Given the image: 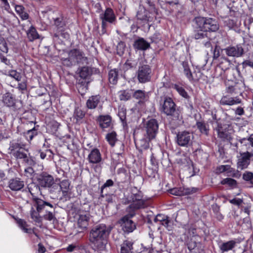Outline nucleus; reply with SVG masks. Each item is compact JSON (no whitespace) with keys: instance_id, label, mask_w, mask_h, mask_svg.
Masks as SVG:
<instances>
[{"instance_id":"obj_1","label":"nucleus","mask_w":253,"mask_h":253,"mask_svg":"<svg viewBox=\"0 0 253 253\" xmlns=\"http://www.w3.org/2000/svg\"><path fill=\"white\" fill-rule=\"evenodd\" d=\"M112 229L110 225L103 223L95 225L89 232V242L97 249L103 250Z\"/></svg>"},{"instance_id":"obj_2","label":"nucleus","mask_w":253,"mask_h":253,"mask_svg":"<svg viewBox=\"0 0 253 253\" xmlns=\"http://www.w3.org/2000/svg\"><path fill=\"white\" fill-rule=\"evenodd\" d=\"M35 188L36 190L39 191V187L35 183H31L28 186V189L29 192L33 196L32 199L33 201V206L36 207V210L33 207L31 208L30 210L31 217L36 222L41 223L42 221V217L40 216V213L42 211H47V207L53 209V205L50 203L43 201V200L36 197L34 195L35 193L33 192V188Z\"/></svg>"},{"instance_id":"obj_3","label":"nucleus","mask_w":253,"mask_h":253,"mask_svg":"<svg viewBox=\"0 0 253 253\" xmlns=\"http://www.w3.org/2000/svg\"><path fill=\"white\" fill-rule=\"evenodd\" d=\"M125 204H130L128 207V210L134 211L141 208H144L146 206V201L143 199L142 193L136 187L131 189L130 195L123 200Z\"/></svg>"},{"instance_id":"obj_4","label":"nucleus","mask_w":253,"mask_h":253,"mask_svg":"<svg viewBox=\"0 0 253 253\" xmlns=\"http://www.w3.org/2000/svg\"><path fill=\"white\" fill-rule=\"evenodd\" d=\"M68 57L61 58V61L64 66L71 67L77 64H84L87 62V58L84 52L78 48H74L68 52Z\"/></svg>"},{"instance_id":"obj_5","label":"nucleus","mask_w":253,"mask_h":253,"mask_svg":"<svg viewBox=\"0 0 253 253\" xmlns=\"http://www.w3.org/2000/svg\"><path fill=\"white\" fill-rule=\"evenodd\" d=\"M194 22L196 30L203 32H215L219 29L217 22L211 18L197 17Z\"/></svg>"},{"instance_id":"obj_6","label":"nucleus","mask_w":253,"mask_h":253,"mask_svg":"<svg viewBox=\"0 0 253 253\" xmlns=\"http://www.w3.org/2000/svg\"><path fill=\"white\" fill-rule=\"evenodd\" d=\"M216 125L215 130L217 132L218 137L223 141L230 142L232 139L233 130L229 129V126L227 125L222 124L218 122H216Z\"/></svg>"},{"instance_id":"obj_7","label":"nucleus","mask_w":253,"mask_h":253,"mask_svg":"<svg viewBox=\"0 0 253 253\" xmlns=\"http://www.w3.org/2000/svg\"><path fill=\"white\" fill-rule=\"evenodd\" d=\"M87 160L89 164L96 165L93 167L95 171L97 172L101 170V167L100 164L102 161V158L98 149L96 148L92 149L88 154Z\"/></svg>"},{"instance_id":"obj_8","label":"nucleus","mask_w":253,"mask_h":253,"mask_svg":"<svg viewBox=\"0 0 253 253\" xmlns=\"http://www.w3.org/2000/svg\"><path fill=\"white\" fill-rule=\"evenodd\" d=\"M158 128L159 124L156 119L149 120L145 124L144 128L145 131V136H147L149 140L155 138L158 133Z\"/></svg>"},{"instance_id":"obj_9","label":"nucleus","mask_w":253,"mask_h":253,"mask_svg":"<svg viewBox=\"0 0 253 253\" xmlns=\"http://www.w3.org/2000/svg\"><path fill=\"white\" fill-rule=\"evenodd\" d=\"M99 18L101 20L102 32L103 34L106 32L107 23H113L116 20L115 13L111 8H107L103 12L100 14Z\"/></svg>"},{"instance_id":"obj_10","label":"nucleus","mask_w":253,"mask_h":253,"mask_svg":"<svg viewBox=\"0 0 253 253\" xmlns=\"http://www.w3.org/2000/svg\"><path fill=\"white\" fill-rule=\"evenodd\" d=\"M25 145L20 143L13 144L11 146V153L17 159H23L28 164L31 165L33 161L29 159L27 154L23 152L25 149Z\"/></svg>"},{"instance_id":"obj_11","label":"nucleus","mask_w":253,"mask_h":253,"mask_svg":"<svg viewBox=\"0 0 253 253\" xmlns=\"http://www.w3.org/2000/svg\"><path fill=\"white\" fill-rule=\"evenodd\" d=\"M151 69L148 65H143L139 66L137 71V78L140 83H145L150 81L151 76Z\"/></svg>"},{"instance_id":"obj_12","label":"nucleus","mask_w":253,"mask_h":253,"mask_svg":"<svg viewBox=\"0 0 253 253\" xmlns=\"http://www.w3.org/2000/svg\"><path fill=\"white\" fill-rule=\"evenodd\" d=\"M37 181L39 185L37 186L40 188L39 186L43 188L50 187L54 183V178L53 176L46 172H42L41 173L37 178ZM37 185V184H36ZM33 192L36 194L35 192H38L40 191L36 190L35 188L33 187Z\"/></svg>"},{"instance_id":"obj_13","label":"nucleus","mask_w":253,"mask_h":253,"mask_svg":"<svg viewBox=\"0 0 253 253\" xmlns=\"http://www.w3.org/2000/svg\"><path fill=\"white\" fill-rule=\"evenodd\" d=\"M193 138V134L189 131L179 132L176 135V142L180 146L187 147L192 144Z\"/></svg>"},{"instance_id":"obj_14","label":"nucleus","mask_w":253,"mask_h":253,"mask_svg":"<svg viewBox=\"0 0 253 253\" xmlns=\"http://www.w3.org/2000/svg\"><path fill=\"white\" fill-rule=\"evenodd\" d=\"M222 51H224L228 56L237 58L242 57L244 54V49L241 44L229 46L222 49Z\"/></svg>"},{"instance_id":"obj_15","label":"nucleus","mask_w":253,"mask_h":253,"mask_svg":"<svg viewBox=\"0 0 253 253\" xmlns=\"http://www.w3.org/2000/svg\"><path fill=\"white\" fill-rule=\"evenodd\" d=\"M253 157V152L247 151L240 153L237 162L238 169L243 170L248 168L250 164L251 158Z\"/></svg>"},{"instance_id":"obj_16","label":"nucleus","mask_w":253,"mask_h":253,"mask_svg":"<svg viewBox=\"0 0 253 253\" xmlns=\"http://www.w3.org/2000/svg\"><path fill=\"white\" fill-rule=\"evenodd\" d=\"M133 214L126 215L122 218L120 223L125 232L130 233L135 229V224L130 218Z\"/></svg>"},{"instance_id":"obj_17","label":"nucleus","mask_w":253,"mask_h":253,"mask_svg":"<svg viewBox=\"0 0 253 253\" xmlns=\"http://www.w3.org/2000/svg\"><path fill=\"white\" fill-rule=\"evenodd\" d=\"M162 112L167 116H172L175 111V104L170 97H166L161 108Z\"/></svg>"},{"instance_id":"obj_18","label":"nucleus","mask_w":253,"mask_h":253,"mask_svg":"<svg viewBox=\"0 0 253 253\" xmlns=\"http://www.w3.org/2000/svg\"><path fill=\"white\" fill-rule=\"evenodd\" d=\"M230 64V61L227 57L222 56L220 58L219 63L215 69L216 73L221 70L218 76H222L225 71L229 69Z\"/></svg>"},{"instance_id":"obj_19","label":"nucleus","mask_w":253,"mask_h":253,"mask_svg":"<svg viewBox=\"0 0 253 253\" xmlns=\"http://www.w3.org/2000/svg\"><path fill=\"white\" fill-rule=\"evenodd\" d=\"M102 104L101 97L99 95H92L89 97L86 102V107L89 109H94Z\"/></svg>"},{"instance_id":"obj_20","label":"nucleus","mask_w":253,"mask_h":253,"mask_svg":"<svg viewBox=\"0 0 253 253\" xmlns=\"http://www.w3.org/2000/svg\"><path fill=\"white\" fill-rule=\"evenodd\" d=\"M24 186V181L19 178H12L8 182V187L12 191H19Z\"/></svg>"},{"instance_id":"obj_21","label":"nucleus","mask_w":253,"mask_h":253,"mask_svg":"<svg viewBox=\"0 0 253 253\" xmlns=\"http://www.w3.org/2000/svg\"><path fill=\"white\" fill-rule=\"evenodd\" d=\"M241 103V100L237 97H229L227 95L222 96L220 100V104L222 105L232 106Z\"/></svg>"},{"instance_id":"obj_22","label":"nucleus","mask_w":253,"mask_h":253,"mask_svg":"<svg viewBox=\"0 0 253 253\" xmlns=\"http://www.w3.org/2000/svg\"><path fill=\"white\" fill-rule=\"evenodd\" d=\"M195 229H193L189 232L190 236L191 235V232L192 233V236L191 237L190 241H187L188 248L190 251L194 250L197 246L198 243L199 242L200 237L195 234Z\"/></svg>"},{"instance_id":"obj_23","label":"nucleus","mask_w":253,"mask_h":253,"mask_svg":"<svg viewBox=\"0 0 253 253\" xmlns=\"http://www.w3.org/2000/svg\"><path fill=\"white\" fill-rule=\"evenodd\" d=\"M100 126L103 128H106L111 126V117L109 115H100L97 119Z\"/></svg>"},{"instance_id":"obj_24","label":"nucleus","mask_w":253,"mask_h":253,"mask_svg":"<svg viewBox=\"0 0 253 253\" xmlns=\"http://www.w3.org/2000/svg\"><path fill=\"white\" fill-rule=\"evenodd\" d=\"M89 214L88 213L81 214L78 220L79 227L82 229H86L88 225Z\"/></svg>"},{"instance_id":"obj_25","label":"nucleus","mask_w":253,"mask_h":253,"mask_svg":"<svg viewBox=\"0 0 253 253\" xmlns=\"http://www.w3.org/2000/svg\"><path fill=\"white\" fill-rule=\"evenodd\" d=\"M236 243V242L234 240H230L222 243L219 246L221 253H224L232 250V249L235 247Z\"/></svg>"},{"instance_id":"obj_26","label":"nucleus","mask_w":253,"mask_h":253,"mask_svg":"<svg viewBox=\"0 0 253 253\" xmlns=\"http://www.w3.org/2000/svg\"><path fill=\"white\" fill-rule=\"evenodd\" d=\"M133 46L135 49L145 50L150 47V44L143 38H139L135 41Z\"/></svg>"},{"instance_id":"obj_27","label":"nucleus","mask_w":253,"mask_h":253,"mask_svg":"<svg viewBox=\"0 0 253 253\" xmlns=\"http://www.w3.org/2000/svg\"><path fill=\"white\" fill-rule=\"evenodd\" d=\"M119 70L117 69H112L108 73V80L109 83L115 85L117 84L119 78Z\"/></svg>"},{"instance_id":"obj_28","label":"nucleus","mask_w":253,"mask_h":253,"mask_svg":"<svg viewBox=\"0 0 253 253\" xmlns=\"http://www.w3.org/2000/svg\"><path fill=\"white\" fill-rule=\"evenodd\" d=\"M92 69L87 66L81 67L78 70V74L82 79H86L92 74Z\"/></svg>"},{"instance_id":"obj_29","label":"nucleus","mask_w":253,"mask_h":253,"mask_svg":"<svg viewBox=\"0 0 253 253\" xmlns=\"http://www.w3.org/2000/svg\"><path fill=\"white\" fill-rule=\"evenodd\" d=\"M217 170L219 173L226 172L228 176L235 174V170L229 165H220L217 168Z\"/></svg>"},{"instance_id":"obj_30","label":"nucleus","mask_w":253,"mask_h":253,"mask_svg":"<svg viewBox=\"0 0 253 253\" xmlns=\"http://www.w3.org/2000/svg\"><path fill=\"white\" fill-rule=\"evenodd\" d=\"M133 243L129 241L126 240L121 245V253H132Z\"/></svg>"},{"instance_id":"obj_31","label":"nucleus","mask_w":253,"mask_h":253,"mask_svg":"<svg viewBox=\"0 0 253 253\" xmlns=\"http://www.w3.org/2000/svg\"><path fill=\"white\" fill-rule=\"evenodd\" d=\"M118 96L120 100L124 101H127L131 97V90L128 89L120 90L118 92Z\"/></svg>"},{"instance_id":"obj_32","label":"nucleus","mask_w":253,"mask_h":253,"mask_svg":"<svg viewBox=\"0 0 253 253\" xmlns=\"http://www.w3.org/2000/svg\"><path fill=\"white\" fill-rule=\"evenodd\" d=\"M16 220L18 226L23 230V232L29 234L34 232L32 229L28 228V225L24 220L20 218H17Z\"/></svg>"},{"instance_id":"obj_33","label":"nucleus","mask_w":253,"mask_h":253,"mask_svg":"<svg viewBox=\"0 0 253 253\" xmlns=\"http://www.w3.org/2000/svg\"><path fill=\"white\" fill-rule=\"evenodd\" d=\"M182 66L183 69V72L185 75L186 76L187 79L190 81H193L194 80H197L196 79H195L193 75L191 73V71L190 69L189 64L187 62L183 61L182 63Z\"/></svg>"},{"instance_id":"obj_34","label":"nucleus","mask_w":253,"mask_h":253,"mask_svg":"<svg viewBox=\"0 0 253 253\" xmlns=\"http://www.w3.org/2000/svg\"><path fill=\"white\" fill-rule=\"evenodd\" d=\"M196 126L201 133L208 135L209 128L207 123L203 121H198L196 123Z\"/></svg>"},{"instance_id":"obj_35","label":"nucleus","mask_w":253,"mask_h":253,"mask_svg":"<svg viewBox=\"0 0 253 253\" xmlns=\"http://www.w3.org/2000/svg\"><path fill=\"white\" fill-rule=\"evenodd\" d=\"M14 101V98L10 93H6L3 96L2 101L7 106H13L15 104Z\"/></svg>"},{"instance_id":"obj_36","label":"nucleus","mask_w":253,"mask_h":253,"mask_svg":"<svg viewBox=\"0 0 253 253\" xmlns=\"http://www.w3.org/2000/svg\"><path fill=\"white\" fill-rule=\"evenodd\" d=\"M27 35L30 41H33L39 38V35L38 34L36 28L33 26H31L27 31Z\"/></svg>"},{"instance_id":"obj_37","label":"nucleus","mask_w":253,"mask_h":253,"mask_svg":"<svg viewBox=\"0 0 253 253\" xmlns=\"http://www.w3.org/2000/svg\"><path fill=\"white\" fill-rule=\"evenodd\" d=\"M105 138L107 142L112 147H114L115 145L116 142L118 140L117 138V133L115 131L108 133Z\"/></svg>"},{"instance_id":"obj_38","label":"nucleus","mask_w":253,"mask_h":253,"mask_svg":"<svg viewBox=\"0 0 253 253\" xmlns=\"http://www.w3.org/2000/svg\"><path fill=\"white\" fill-rule=\"evenodd\" d=\"M70 185V184L68 180H63L60 182V187L64 196L68 195Z\"/></svg>"},{"instance_id":"obj_39","label":"nucleus","mask_w":253,"mask_h":253,"mask_svg":"<svg viewBox=\"0 0 253 253\" xmlns=\"http://www.w3.org/2000/svg\"><path fill=\"white\" fill-rule=\"evenodd\" d=\"M148 12L145 9H141L139 10L136 14L137 19L142 21H148L149 17L148 16Z\"/></svg>"},{"instance_id":"obj_40","label":"nucleus","mask_w":253,"mask_h":253,"mask_svg":"<svg viewBox=\"0 0 253 253\" xmlns=\"http://www.w3.org/2000/svg\"><path fill=\"white\" fill-rule=\"evenodd\" d=\"M26 139L28 141H31L33 138L38 134V131L35 127L27 130L24 133Z\"/></svg>"},{"instance_id":"obj_41","label":"nucleus","mask_w":253,"mask_h":253,"mask_svg":"<svg viewBox=\"0 0 253 253\" xmlns=\"http://www.w3.org/2000/svg\"><path fill=\"white\" fill-rule=\"evenodd\" d=\"M6 72L5 75L14 78L17 81L19 82L21 80L22 76L21 73L17 72L16 70H10Z\"/></svg>"},{"instance_id":"obj_42","label":"nucleus","mask_w":253,"mask_h":253,"mask_svg":"<svg viewBox=\"0 0 253 253\" xmlns=\"http://www.w3.org/2000/svg\"><path fill=\"white\" fill-rule=\"evenodd\" d=\"M173 88L175 89L178 93L183 97L185 98H188L189 95L184 88L180 85L175 84L172 86Z\"/></svg>"},{"instance_id":"obj_43","label":"nucleus","mask_w":253,"mask_h":253,"mask_svg":"<svg viewBox=\"0 0 253 253\" xmlns=\"http://www.w3.org/2000/svg\"><path fill=\"white\" fill-rule=\"evenodd\" d=\"M85 113L79 108H77L74 112V117L76 120L77 123H81L82 119L84 118Z\"/></svg>"},{"instance_id":"obj_44","label":"nucleus","mask_w":253,"mask_h":253,"mask_svg":"<svg viewBox=\"0 0 253 253\" xmlns=\"http://www.w3.org/2000/svg\"><path fill=\"white\" fill-rule=\"evenodd\" d=\"M146 138H143L137 141V144L140 145V147L143 149H147L149 148V139L146 136Z\"/></svg>"},{"instance_id":"obj_45","label":"nucleus","mask_w":253,"mask_h":253,"mask_svg":"<svg viewBox=\"0 0 253 253\" xmlns=\"http://www.w3.org/2000/svg\"><path fill=\"white\" fill-rule=\"evenodd\" d=\"M221 184L222 185H227L230 187H234L236 186L237 181L236 180L231 178H226L221 181Z\"/></svg>"},{"instance_id":"obj_46","label":"nucleus","mask_w":253,"mask_h":253,"mask_svg":"<svg viewBox=\"0 0 253 253\" xmlns=\"http://www.w3.org/2000/svg\"><path fill=\"white\" fill-rule=\"evenodd\" d=\"M132 96L137 100H143L145 98V92L142 90H136L133 92Z\"/></svg>"},{"instance_id":"obj_47","label":"nucleus","mask_w":253,"mask_h":253,"mask_svg":"<svg viewBox=\"0 0 253 253\" xmlns=\"http://www.w3.org/2000/svg\"><path fill=\"white\" fill-rule=\"evenodd\" d=\"M50 208V207H47V210L45 211L46 213L43 215V218L46 220L48 221H54L56 220V217L55 215L51 211H48V209Z\"/></svg>"},{"instance_id":"obj_48","label":"nucleus","mask_w":253,"mask_h":253,"mask_svg":"<svg viewBox=\"0 0 253 253\" xmlns=\"http://www.w3.org/2000/svg\"><path fill=\"white\" fill-rule=\"evenodd\" d=\"M0 50L5 53H7L8 51L7 43L2 38H0Z\"/></svg>"},{"instance_id":"obj_49","label":"nucleus","mask_w":253,"mask_h":253,"mask_svg":"<svg viewBox=\"0 0 253 253\" xmlns=\"http://www.w3.org/2000/svg\"><path fill=\"white\" fill-rule=\"evenodd\" d=\"M198 189L196 188L192 187V188H182V193H183V195H189L196 192Z\"/></svg>"},{"instance_id":"obj_50","label":"nucleus","mask_w":253,"mask_h":253,"mask_svg":"<svg viewBox=\"0 0 253 253\" xmlns=\"http://www.w3.org/2000/svg\"><path fill=\"white\" fill-rule=\"evenodd\" d=\"M170 194L175 196H183V193H182V188H174L170 190Z\"/></svg>"},{"instance_id":"obj_51","label":"nucleus","mask_w":253,"mask_h":253,"mask_svg":"<svg viewBox=\"0 0 253 253\" xmlns=\"http://www.w3.org/2000/svg\"><path fill=\"white\" fill-rule=\"evenodd\" d=\"M54 25L57 29H60L64 26L65 23L62 18H57L54 20Z\"/></svg>"},{"instance_id":"obj_52","label":"nucleus","mask_w":253,"mask_h":253,"mask_svg":"<svg viewBox=\"0 0 253 253\" xmlns=\"http://www.w3.org/2000/svg\"><path fill=\"white\" fill-rule=\"evenodd\" d=\"M198 32L194 35V38L195 39H201L204 38L207 35V32H203L196 30Z\"/></svg>"},{"instance_id":"obj_53","label":"nucleus","mask_w":253,"mask_h":253,"mask_svg":"<svg viewBox=\"0 0 253 253\" xmlns=\"http://www.w3.org/2000/svg\"><path fill=\"white\" fill-rule=\"evenodd\" d=\"M229 202L233 205L238 206L239 208H240L243 203V201L242 199L240 198H234L230 200Z\"/></svg>"},{"instance_id":"obj_54","label":"nucleus","mask_w":253,"mask_h":253,"mask_svg":"<svg viewBox=\"0 0 253 253\" xmlns=\"http://www.w3.org/2000/svg\"><path fill=\"white\" fill-rule=\"evenodd\" d=\"M220 48L219 46L216 45L213 52V59H217L220 55Z\"/></svg>"},{"instance_id":"obj_55","label":"nucleus","mask_w":253,"mask_h":253,"mask_svg":"<svg viewBox=\"0 0 253 253\" xmlns=\"http://www.w3.org/2000/svg\"><path fill=\"white\" fill-rule=\"evenodd\" d=\"M243 178L246 181H250L253 178V173L250 171H246L243 174Z\"/></svg>"},{"instance_id":"obj_56","label":"nucleus","mask_w":253,"mask_h":253,"mask_svg":"<svg viewBox=\"0 0 253 253\" xmlns=\"http://www.w3.org/2000/svg\"><path fill=\"white\" fill-rule=\"evenodd\" d=\"M237 86L236 85H235V86H229L228 87H227L226 89V92L227 93H230V94H236L237 93Z\"/></svg>"},{"instance_id":"obj_57","label":"nucleus","mask_w":253,"mask_h":253,"mask_svg":"<svg viewBox=\"0 0 253 253\" xmlns=\"http://www.w3.org/2000/svg\"><path fill=\"white\" fill-rule=\"evenodd\" d=\"M0 60L1 62L4 63L6 65H11L10 60L8 59L6 57L3 55L2 53H0Z\"/></svg>"},{"instance_id":"obj_58","label":"nucleus","mask_w":253,"mask_h":253,"mask_svg":"<svg viewBox=\"0 0 253 253\" xmlns=\"http://www.w3.org/2000/svg\"><path fill=\"white\" fill-rule=\"evenodd\" d=\"M169 222L170 221L168 217L163 221L161 224L166 227L168 230L170 231L171 230V227L169 225Z\"/></svg>"},{"instance_id":"obj_59","label":"nucleus","mask_w":253,"mask_h":253,"mask_svg":"<svg viewBox=\"0 0 253 253\" xmlns=\"http://www.w3.org/2000/svg\"><path fill=\"white\" fill-rule=\"evenodd\" d=\"M18 88L21 90H25L27 89V82L23 81L18 84Z\"/></svg>"},{"instance_id":"obj_60","label":"nucleus","mask_w":253,"mask_h":253,"mask_svg":"<svg viewBox=\"0 0 253 253\" xmlns=\"http://www.w3.org/2000/svg\"><path fill=\"white\" fill-rule=\"evenodd\" d=\"M25 173L27 177L32 176V174L34 173V170L32 167H29L25 169Z\"/></svg>"},{"instance_id":"obj_61","label":"nucleus","mask_w":253,"mask_h":253,"mask_svg":"<svg viewBox=\"0 0 253 253\" xmlns=\"http://www.w3.org/2000/svg\"><path fill=\"white\" fill-rule=\"evenodd\" d=\"M242 66L244 68L249 66L253 69V61L250 60H245L242 63Z\"/></svg>"},{"instance_id":"obj_62","label":"nucleus","mask_w":253,"mask_h":253,"mask_svg":"<svg viewBox=\"0 0 253 253\" xmlns=\"http://www.w3.org/2000/svg\"><path fill=\"white\" fill-rule=\"evenodd\" d=\"M114 184V182L111 179H108L106 181V182L103 184L101 188V193L103 192V189L107 187H110L113 186Z\"/></svg>"},{"instance_id":"obj_63","label":"nucleus","mask_w":253,"mask_h":253,"mask_svg":"<svg viewBox=\"0 0 253 253\" xmlns=\"http://www.w3.org/2000/svg\"><path fill=\"white\" fill-rule=\"evenodd\" d=\"M168 216H165V215L158 214L155 218L154 220L155 222L160 221L161 223L163 222V221Z\"/></svg>"},{"instance_id":"obj_64","label":"nucleus","mask_w":253,"mask_h":253,"mask_svg":"<svg viewBox=\"0 0 253 253\" xmlns=\"http://www.w3.org/2000/svg\"><path fill=\"white\" fill-rule=\"evenodd\" d=\"M15 9L16 13L18 15H19L21 13L24 11V7L21 5H16L15 7Z\"/></svg>"}]
</instances>
